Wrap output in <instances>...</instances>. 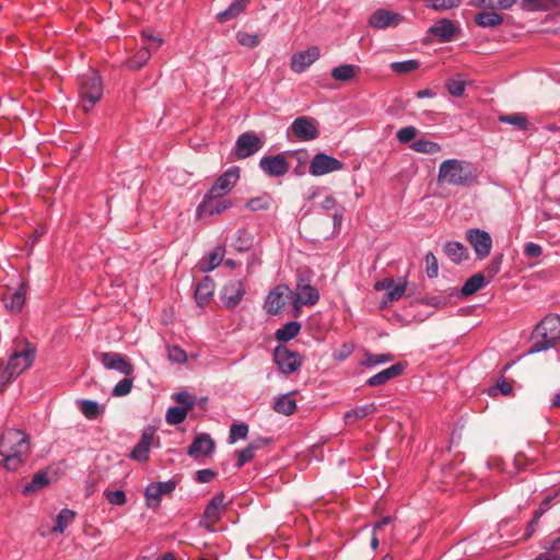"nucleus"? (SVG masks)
I'll return each instance as SVG.
<instances>
[{"mask_svg":"<svg viewBox=\"0 0 560 560\" xmlns=\"http://www.w3.org/2000/svg\"><path fill=\"white\" fill-rule=\"evenodd\" d=\"M319 57V49L311 47L304 51L293 55L291 59V69L296 73H302Z\"/></svg>","mask_w":560,"mask_h":560,"instance_id":"4be33fe9","label":"nucleus"},{"mask_svg":"<svg viewBox=\"0 0 560 560\" xmlns=\"http://www.w3.org/2000/svg\"><path fill=\"white\" fill-rule=\"evenodd\" d=\"M270 206L271 197L268 194L250 198L246 202V208H248L250 211L267 210Z\"/></svg>","mask_w":560,"mask_h":560,"instance_id":"79ce46f5","label":"nucleus"},{"mask_svg":"<svg viewBox=\"0 0 560 560\" xmlns=\"http://www.w3.org/2000/svg\"><path fill=\"white\" fill-rule=\"evenodd\" d=\"M392 360L393 357L388 353L366 354L364 364L366 366H375L378 364L390 362Z\"/></svg>","mask_w":560,"mask_h":560,"instance_id":"6e6d98bb","label":"nucleus"},{"mask_svg":"<svg viewBox=\"0 0 560 560\" xmlns=\"http://www.w3.org/2000/svg\"><path fill=\"white\" fill-rule=\"evenodd\" d=\"M293 291L287 284H279L266 298L265 310L277 315L287 304H292Z\"/></svg>","mask_w":560,"mask_h":560,"instance_id":"0eeeda50","label":"nucleus"},{"mask_svg":"<svg viewBox=\"0 0 560 560\" xmlns=\"http://www.w3.org/2000/svg\"><path fill=\"white\" fill-rule=\"evenodd\" d=\"M342 168V163L325 153H317L313 156L310 164V173L313 176H322Z\"/></svg>","mask_w":560,"mask_h":560,"instance_id":"4468645a","label":"nucleus"},{"mask_svg":"<svg viewBox=\"0 0 560 560\" xmlns=\"http://www.w3.org/2000/svg\"><path fill=\"white\" fill-rule=\"evenodd\" d=\"M319 299V291L306 283H298L295 291H293L292 305L298 313L301 305L311 306L314 305Z\"/></svg>","mask_w":560,"mask_h":560,"instance_id":"dca6fc26","label":"nucleus"},{"mask_svg":"<svg viewBox=\"0 0 560 560\" xmlns=\"http://www.w3.org/2000/svg\"><path fill=\"white\" fill-rule=\"evenodd\" d=\"M499 120L501 122L513 125V126L517 127L520 130H525L528 127L527 118L523 114H520V113L502 115L499 117Z\"/></svg>","mask_w":560,"mask_h":560,"instance_id":"c03bdc74","label":"nucleus"},{"mask_svg":"<svg viewBox=\"0 0 560 560\" xmlns=\"http://www.w3.org/2000/svg\"><path fill=\"white\" fill-rule=\"evenodd\" d=\"M236 40L240 45L247 48H255L259 45V36L257 34H250L247 32L236 33Z\"/></svg>","mask_w":560,"mask_h":560,"instance_id":"8fccbe9b","label":"nucleus"},{"mask_svg":"<svg viewBox=\"0 0 560 560\" xmlns=\"http://www.w3.org/2000/svg\"><path fill=\"white\" fill-rule=\"evenodd\" d=\"M377 411V407L375 402H370L363 406H358L349 411H347L343 416L346 424H352L354 421L359 419H363L368 416L374 415Z\"/></svg>","mask_w":560,"mask_h":560,"instance_id":"c85d7f7f","label":"nucleus"},{"mask_svg":"<svg viewBox=\"0 0 560 560\" xmlns=\"http://www.w3.org/2000/svg\"><path fill=\"white\" fill-rule=\"evenodd\" d=\"M144 495L149 508L156 509L160 505L161 493L152 489V483L145 488Z\"/></svg>","mask_w":560,"mask_h":560,"instance_id":"4d7b16f0","label":"nucleus"},{"mask_svg":"<svg viewBox=\"0 0 560 560\" xmlns=\"http://www.w3.org/2000/svg\"><path fill=\"white\" fill-rule=\"evenodd\" d=\"M248 2L249 0H235L233 3L230 4V7L226 10L217 14V20L220 23H224L229 20L238 16L244 11Z\"/></svg>","mask_w":560,"mask_h":560,"instance_id":"f704fd0d","label":"nucleus"},{"mask_svg":"<svg viewBox=\"0 0 560 560\" xmlns=\"http://www.w3.org/2000/svg\"><path fill=\"white\" fill-rule=\"evenodd\" d=\"M524 253L527 257L536 258L542 254V248L536 243H527L524 248Z\"/></svg>","mask_w":560,"mask_h":560,"instance_id":"774afa93","label":"nucleus"},{"mask_svg":"<svg viewBox=\"0 0 560 560\" xmlns=\"http://www.w3.org/2000/svg\"><path fill=\"white\" fill-rule=\"evenodd\" d=\"M412 150L419 153L435 154L441 151V147L436 142L425 139H419L411 145Z\"/></svg>","mask_w":560,"mask_h":560,"instance_id":"a19ab883","label":"nucleus"},{"mask_svg":"<svg viewBox=\"0 0 560 560\" xmlns=\"http://www.w3.org/2000/svg\"><path fill=\"white\" fill-rule=\"evenodd\" d=\"M168 359L175 363H183L187 360V354L183 349L174 346L168 349Z\"/></svg>","mask_w":560,"mask_h":560,"instance_id":"e2e57ef3","label":"nucleus"},{"mask_svg":"<svg viewBox=\"0 0 560 560\" xmlns=\"http://www.w3.org/2000/svg\"><path fill=\"white\" fill-rule=\"evenodd\" d=\"M275 362L280 372L291 374L302 364V357L298 351L290 350L287 346H277L273 352Z\"/></svg>","mask_w":560,"mask_h":560,"instance_id":"423d86ee","label":"nucleus"},{"mask_svg":"<svg viewBox=\"0 0 560 560\" xmlns=\"http://www.w3.org/2000/svg\"><path fill=\"white\" fill-rule=\"evenodd\" d=\"M443 252L455 264H460L469 257L468 249L459 242H446Z\"/></svg>","mask_w":560,"mask_h":560,"instance_id":"a878e982","label":"nucleus"},{"mask_svg":"<svg viewBox=\"0 0 560 560\" xmlns=\"http://www.w3.org/2000/svg\"><path fill=\"white\" fill-rule=\"evenodd\" d=\"M48 483H49L48 474L44 470H40L33 476L31 482H28L27 485L24 486L22 493L24 495H30L32 493H35V492L42 490Z\"/></svg>","mask_w":560,"mask_h":560,"instance_id":"7c9ffc66","label":"nucleus"},{"mask_svg":"<svg viewBox=\"0 0 560 560\" xmlns=\"http://www.w3.org/2000/svg\"><path fill=\"white\" fill-rule=\"evenodd\" d=\"M175 487H176V483L173 480L160 481V482L152 483V489L154 491H158V493H161V495L170 494L171 492L174 491Z\"/></svg>","mask_w":560,"mask_h":560,"instance_id":"052dcab7","label":"nucleus"},{"mask_svg":"<svg viewBox=\"0 0 560 560\" xmlns=\"http://www.w3.org/2000/svg\"><path fill=\"white\" fill-rule=\"evenodd\" d=\"M560 343V316L550 314L542 318L533 334V345L527 354L556 348Z\"/></svg>","mask_w":560,"mask_h":560,"instance_id":"7ed1b4c3","label":"nucleus"},{"mask_svg":"<svg viewBox=\"0 0 560 560\" xmlns=\"http://www.w3.org/2000/svg\"><path fill=\"white\" fill-rule=\"evenodd\" d=\"M375 290L386 291V299L381 302V308H385L389 302L398 301L406 291V282H375Z\"/></svg>","mask_w":560,"mask_h":560,"instance_id":"393cba45","label":"nucleus"},{"mask_svg":"<svg viewBox=\"0 0 560 560\" xmlns=\"http://www.w3.org/2000/svg\"><path fill=\"white\" fill-rule=\"evenodd\" d=\"M214 282H197L194 288L195 300L198 305L209 302L214 293Z\"/></svg>","mask_w":560,"mask_h":560,"instance_id":"72a5a7b5","label":"nucleus"},{"mask_svg":"<svg viewBox=\"0 0 560 560\" xmlns=\"http://www.w3.org/2000/svg\"><path fill=\"white\" fill-rule=\"evenodd\" d=\"M30 290L28 282H20L16 288L5 285L2 293V301L11 313H20L25 304L26 294Z\"/></svg>","mask_w":560,"mask_h":560,"instance_id":"6e6552de","label":"nucleus"},{"mask_svg":"<svg viewBox=\"0 0 560 560\" xmlns=\"http://www.w3.org/2000/svg\"><path fill=\"white\" fill-rule=\"evenodd\" d=\"M522 8L529 11H546L560 7V0H521Z\"/></svg>","mask_w":560,"mask_h":560,"instance_id":"e433bc0d","label":"nucleus"},{"mask_svg":"<svg viewBox=\"0 0 560 560\" xmlns=\"http://www.w3.org/2000/svg\"><path fill=\"white\" fill-rule=\"evenodd\" d=\"M417 136V129L412 126L404 127L398 130L397 139L401 143H407L415 139Z\"/></svg>","mask_w":560,"mask_h":560,"instance_id":"bf43d9fd","label":"nucleus"},{"mask_svg":"<svg viewBox=\"0 0 560 560\" xmlns=\"http://www.w3.org/2000/svg\"><path fill=\"white\" fill-rule=\"evenodd\" d=\"M80 98L85 112H90L103 95V82L96 71L80 78Z\"/></svg>","mask_w":560,"mask_h":560,"instance_id":"20e7f679","label":"nucleus"},{"mask_svg":"<svg viewBox=\"0 0 560 560\" xmlns=\"http://www.w3.org/2000/svg\"><path fill=\"white\" fill-rule=\"evenodd\" d=\"M466 238L479 259H483L490 254L492 240L488 232L480 229H470L466 233Z\"/></svg>","mask_w":560,"mask_h":560,"instance_id":"9b49d317","label":"nucleus"},{"mask_svg":"<svg viewBox=\"0 0 560 560\" xmlns=\"http://www.w3.org/2000/svg\"><path fill=\"white\" fill-rule=\"evenodd\" d=\"M475 22L480 27H497L503 23V16L494 11H482L475 15Z\"/></svg>","mask_w":560,"mask_h":560,"instance_id":"c756f323","label":"nucleus"},{"mask_svg":"<svg viewBox=\"0 0 560 560\" xmlns=\"http://www.w3.org/2000/svg\"><path fill=\"white\" fill-rule=\"evenodd\" d=\"M424 270L428 278L433 279L439 276V262L432 253H428L424 257Z\"/></svg>","mask_w":560,"mask_h":560,"instance_id":"603ef678","label":"nucleus"},{"mask_svg":"<svg viewBox=\"0 0 560 560\" xmlns=\"http://www.w3.org/2000/svg\"><path fill=\"white\" fill-rule=\"evenodd\" d=\"M214 446V441L209 434L200 433L188 447L187 454L195 459L203 458L213 452Z\"/></svg>","mask_w":560,"mask_h":560,"instance_id":"6ab92c4d","label":"nucleus"},{"mask_svg":"<svg viewBox=\"0 0 560 560\" xmlns=\"http://www.w3.org/2000/svg\"><path fill=\"white\" fill-rule=\"evenodd\" d=\"M402 21V16L396 12H392L385 9H377L369 20L370 26L376 30H383L386 27H395Z\"/></svg>","mask_w":560,"mask_h":560,"instance_id":"a211bd4d","label":"nucleus"},{"mask_svg":"<svg viewBox=\"0 0 560 560\" xmlns=\"http://www.w3.org/2000/svg\"><path fill=\"white\" fill-rule=\"evenodd\" d=\"M487 282H464L460 289V296L466 298L485 288Z\"/></svg>","mask_w":560,"mask_h":560,"instance_id":"680f3d73","label":"nucleus"},{"mask_svg":"<svg viewBox=\"0 0 560 560\" xmlns=\"http://www.w3.org/2000/svg\"><path fill=\"white\" fill-rule=\"evenodd\" d=\"M31 451L26 433L18 429H7L0 436V455L8 470L15 471L24 463Z\"/></svg>","mask_w":560,"mask_h":560,"instance_id":"f257e3e1","label":"nucleus"},{"mask_svg":"<svg viewBox=\"0 0 560 560\" xmlns=\"http://www.w3.org/2000/svg\"><path fill=\"white\" fill-rule=\"evenodd\" d=\"M402 372V365L400 363L394 364L375 375L371 376L366 384L372 387L381 386L387 383L390 378L398 376Z\"/></svg>","mask_w":560,"mask_h":560,"instance_id":"bb28decb","label":"nucleus"},{"mask_svg":"<svg viewBox=\"0 0 560 560\" xmlns=\"http://www.w3.org/2000/svg\"><path fill=\"white\" fill-rule=\"evenodd\" d=\"M500 390L504 396L511 395L513 392L512 384L509 383L504 377L497 381L495 387L490 390Z\"/></svg>","mask_w":560,"mask_h":560,"instance_id":"338daca9","label":"nucleus"},{"mask_svg":"<svg viewBox=\"0 0 560 560\" xmlns=\"http://www.w3.org/2000/svg\"><path fill=\"white\" fill-rule=\"evenodd\" d=\"M132 388V380L125 377L119 381L115 387L113 388V395L116 397H121L130 393Z\"/></svg>","mask_w":560,"mask_h":560,"instance_id":"5fc2aeb1","label":"nucleus"},{"mask_svg":"<svg viewBox=\"0 0 560 560\" xmlns=\"http://www.w3.org/2000/svg\"><path fill=\"white\" fill-rule=\"evenodd\" d=\"M225 506L223 493L214 495L206 506L200 525L209 532L213 530V525L222 517Z\"/></svg>","mask_w":560,"mask_h":560,"instance_id":"9d476101","label":"nucleus"},{"mask_svg":"<svg viewBox=\"0 0 560 560\" xmlns=\"http://www.w3.org/2000/svg\"><path fill=\"white\" fill-rule=\"evenodd\" d=\"M300 330L301 324L299 322L292 320L279 328L275 336L277 340L288 342L294 339L299 335Z\"/></svg>","mask_w":560,"mask_h":560,"instance_id":"c9c22d12","label":"nucleus"},{"mask_svg":"<svg viewBox=\"0 0 560 560\" xmlns=\"http://www.w3.org/2000/svg\"><path fill=\"white\" fill-rule=\"evenodd\" d=\"M266 443H267L266 439H259L257 441L252 442L244 450L240 451L238 452V459L236 462V467L241 468L247 462H249L254 457L255 452L257 450H259Z\"/></svg>","mask_w":560,"mask_h":560,"instance_id":"4c0bfd02","label":"nucleus"},{"mask_svg":"<svg viewBox=\"0 0 560 560\" xmlns=\"http://www.w3.org/2000/svg\"><path fill=\"white\" fill-rule=\"evenodd\" d=\"M248 434V425L245 423H234L231 425L229 443L234 444L238 440H244Z\"/></svg>","mask_w":560,"mask_h":560,"instance_id":"09e8293b","label":"nucleus"},{"mask_svg":"<svg viewBox=\"0 0 560 560\" xmlns=\"http://www.w3.org/2000/svg\"><path fill=\"white\" fill-rule=\"evenodd\" d=\"M291 130L302 141H312L319 135L316 121L306 116L295 118L291 125Z\"/></svg>","mask_w":560,"mask_h":560,"instance_id":"2eb2a0df","label":"nucleus"},{"mask_svg":"<svg viewBox=\"0 0 560 560\" xmlns=\"http://www.w3.org/2000/svg\"><path fill=\"white\" fill-rule=\"evenodd\" d=\"M238 179L240 170L238 167L233 166L219 176L209 192L224 197L236 185Z\"/></svg>","mask_w":560,"mask_h":560,"instance_id":"f3484780","label":"nucleus"},{"mask_svg":"<svg viewBox=\"0 0 560 560\" xmlns=\"http://www.w3.org/2000/svg\"><path fill=\"white\" fill-rule=\"evenodd\" d=\"M419 68V62L415 59L406 60V61H396L390 63V69L398 73L405 74L411 71H415Z\"/></svg>","mask_w":560,"mask_h":560,"instance_id":"de8ad7c7","label":"nucleus"},{"mask_svg":"<svg viewBox=\"0 0 560 560\" xmlns=\"http://www.w3.org/2000/svg\"><path fill=\"white\" fill-rule=\"evenodd\" d=\"M243 282H226L220 292L223 304L228 307L236 306L244 295Z\"/></svg>","mask_w":560,"mask_h":560,"instance_id":"5701e85b","label":"nucleus"},{"mask_svg":"<svg viewBox=\"0 0 560 560\" xmlns=\"http://www.w3.org/2000/svg\"><path fill=\"white\" fill-rule=\"evenodd\" d=\"M253 236L245 230H241L237 232V237L234 246L240 252L248 250L253 245Z\"/></svg>","mask_w":560,"mask_h":560,"instance_id":"3c124183","label":"nucleus"},{"mask_svg":"<svg viewBox=\"0 0 560 560\" xmlns=\"http://www.w3.org/2000/svg\"><path fill=\"white\" fill-rule=\"evenodd\" d=\"M459 28L448 19H441L434 25L429 27L428 33L439 38L441 43L453 40Z\"/></svg>","mask_w":560,"mask_h":560,"instance_id":"412c9836","label":"nucleus"},{"mask_svg":"<svg viewBox=\"0 0 560 560\" xmlns=\"http://www.w3.org/2000/svg\"><path fill=\"white\" fill-rule=\"evenodd\" d=\"M260 168L269 176H283L289 171V163L282 155L264 156L259 161Z\"/></svg>","mask_w":560,"mask_h":560,"instance_id":"aec40b11","label":"nucleus"},{"mask_svg":"<svg viewBox=\"0 0 560 560\" xmlns=\"http://www.w3.org/2000/svg\"><path fill=\"white\" fill-rule=\"evenodd\" d=\"M80 411L90 420L96 419L101 413V408L96 401L82 399L78 401Z\"/></svg>","mask_w":560,"mask_h":560,"instance_id":"ea45409f","label":"nucleus"},{"mask_svg":"<svg viewBox=\"0 0 560 560\" xmlns=\"http://www.w3.org/2000/svg\"><path fill=\"white\" fill-rule=\"evenodd\" d=\"M75 512L70 509H62L56 517V523L51 528L52 533H63L70 523L73 522Z\"/></svg>","mask_w":560,"mask_h":560,"instance_id":"58836bf2","label":"nucleus"},{"mask_svg":"<svg viewBox=\"0 0 560 560\" xmlns=\"http://www.w3.org/2000/svg\"><path fill=\"white\" fill-rule=\"evenodd\" d=\"M224 253V247H215L211 253H209L208 256L203 257L199 261L198 268L200 269V271L209 272L213 270L215 267H218L223 261Z\"/></svg>","mask_w":560,"mask_h":560,"instance_id":"cd10ccee","label":"nucleus"},{"mask_svg":"<svg viewBox=\"0 0 560 560\" xmlns=\"http://www.w3.org/2000/svg\"><path fill=\"white\" fill-rule=\"evenodd\" d=\"M173 399L179 405L178 407L186 409L188 412L196 404V397L185 390L174 394Z\"/></svg>","mask_w":560,"mask_h":560,"instance_id":"49530a36","label":"nucleus"},{"mask_svg":"<svg viewBox=\"0 0 560 560\" xmlns=\"http://www.w3.org/2000/svg\"><path fill=\"white\" fill-rule=\"evenodd\" d=\"M360 72V68L354 65H341L332 68L331 77L336 81L348 82L355 78Z\"/></svg>","mask_w":560,"mask_h":560,"instance_id":"473e14b6","label":"nucleus"},{"mask_svg":"<svg viewBox=\"0 0 560 560\" xmlns=\"http://www.w3.org/2000/svg\"><path fill=\"white\" fill-rule=\"evenodd\" d=\"M104 495L112 505H124L127 501L126 493L122 490H105Z\"/></svg>","mask_w":560,"mask_h":560,"instance_id":"864d4df0","label":"nucleus"},{"mask_svg":"<svg viewBox=\"0 0 560 560\" xmlns=\"http://www.w3.org/2000/svg\"><path fill=\"white\" fill-rule=\"evenodd\" d=\"M273 409L278 413L290 416L292 415L296 409V402L294 398L292 397V394H283L275 400Z\"/></svg>","mask_w":560,"mask_h":560,"instance_id":"2f4dec72","label":"nucleus"},{"mask_svg":"<svg viewBox=\"0 0 560 560\" xmlns=\"http://www.w3.org/2000/svg\"><path fill=\"white\" fill-rule=\"evenodd\" d=\"M188 411L182 407L174 406L167 409L165 419L168 424H179L185 421Z\"/></svg>","mask_w":560,"mask_h":560,"instance_id":"37998d69","label":"nucleus"},{"mask_svg":"<svg viewBox=\"0 0 560 560\" xmlns=\"http://www.w3.org/2000/svg\"><path fill=\"white\" fill-rule=\"evenodd\" d=\"M264 141L253 131L242 133L235 143V155L238 159L248 158L259 151Z\"/></svg>","mask_w":560,"mask_h":560,"instance_id":"ddd939ff","label":"nucleus"},{"mask_svg":"<svg viewBox=\"0 0 560 560\" xmlns=\"http://www.w3.org/2000/svg\"><path fill=\"white\" fill-rule=\"evenodd\" d=\"M462 0H425V5L434 11H446L458 8Z\"/></svg>","mask_w":560,"mask_h":560,"instance_id":"a18cd8bd","label":"nucleus"},{"mask_svg":"<svg viewBox=\"0 0 560 560\" xmlns=\"http://www.w3.org/2000/svg\"><path fill=\"white\" fill-rule=\"evenodd\" d=\"M231 207V200L223 199L222 196H217L215 194L208 191L201 203L198 206L197 213L199 217L215 215L225 212Z\"/></svg>","mask_w":560,"mask_h":560,"instance_id":"1a4fd4ad","label":"nucleus"},{"mask_svg":"<svg viewBox=\"0 0 560 560\" xmlns=\"http://www.w3.org/2000/svg\"><path fill=\"white\" fill-rule=\"evenodd\" d=\"M163 44L164 39L159 33L142 31V66Z\"/></svg>","mask_w":560,"mask_h":560,"instance_id":"b1692460","label":"nucleus"},{"mask_svg":"<svg viewBox=\"0 0 560 560\" xmlns=\"http://www.w3.org/2000/svg\"><path fill=\"white\" fill-rule=\"evenodd\" d=\"M446 88L453 96H462L465 91V82L459 79H450L446 82Z\"/></svg>","mask_w":560,"mask_h":560,"instance_id":"13d9d810","label":"nucleus"},{"mask_svg":"<svg viewBox=\"0 0 560 560\" xmlns=\"http://www.w3.org/2000/svg\"><path fill=\"white\" fill-rule=\"evenodd\" d=\"M96 358L107 370L117 371L126 376L130 375L133 372V366L121 353L101 352L96 355Z\"/></svg>","mask_w":560,"mask_h":560,"instance_id":"f8f14e48","label":"nucleus"},{"mask_svg":"<svg viewBox=\"0 0 560 560\" xmlns=\"http://www.w3.org/2000/svg\"><path fill=\"white\" fill-rule=\"evenodd\" d=\"M36 355V348L26 343L25 349L14 352L10 355L7 366L2 369L5 380H13L28 369Z\"/></svg>","mask_w":560,"mask_h":560,"instance_id":"39448f33","label":"nucleus"},{"mask_svg":"<svg viewBox=\"0 0 560 560\" xmlns=\"http://www.w3.org/2000/svg\"><path fill=\"white\" fill-rule=\"evenodd\" d=\"M541 548L546 550L547 553H560V536L550 540H545Z\"/></svg>","mask_w":560,"mask_h":560,"instance_id":"69168bd1","label":"nucleus"},{"mask_svg":"<svg viewBox=\"0 0 560 560\" xmlns=\"http://www.w3.org/2000/svg\"><path fill=\"white\" fill-rule=\"evenodd\" d=\"M478 177L477 168L467 161L448 159L439 166L438 183L455 187H468Z\"/></svg>","mask_w":560,"mask_h":560,"instance_id":"f03ea898","label":"nucleus"},{"mask_svg":"<svg viewBox=\"0 0 560 560\" xmlns=\"http://www.w3.org/2000/svg\"><path fill=\"white\" fill-rule=\"evenodd\" d=\"M153 432H142V460L147 459L150 447L153 445Z\"/></svg>","mask_w":560,"mask_h":560,"instance_id":"0e129e2a","label":"nucleus"}]
</instances>
